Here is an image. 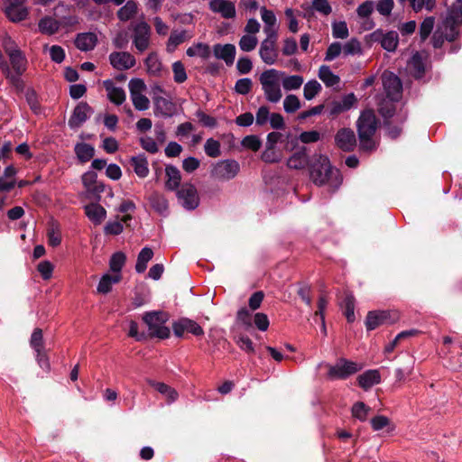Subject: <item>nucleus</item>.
Wrapping results in <instances>:
<instances>
[{"label":"nucleus","mask_w":462,"mask_h":462,"mask_svg":"<svg viewBox=\"0 0 462 462\" xmlns=\"http://www.w3.org/2000/svg\"><path fill=\"white\" fill-rule=\"evenodd\" d=\"M340 307L344 309V315L347 322L352 323L356 319L355 316V298L352 294H346L340 303Z\"/></svg>","instance_id":"nucleus-45"},{"label":"nucleus","mask_w":462,"mask_h":462,"mask_svg":"<svg viewBox=\"0 0 462 462\" xmlns=\"http://www.w3.org/2000/svg\"><path fill=\"white\" fill-rule=\"evenodd\" d=\"M151 207L162 216H166L169 210V204L166 198L158 192H153L149 197Z\"/></svg>","instance_id":"nucleus-35"},{"label":"nucleus","mask_w":462,"mask_h":462,"mask_svg":"<svg viewBox=\"0 0 462 462\" xmlns=\"http://www.w3.org/2000/svg\"><path fill=\"white\" fill-rule=\"evenodd\" d=\"M121 274H103L97 287V292L101 294H107L112 291L113 285L118 283L121 281Z\"/></svg>","instance_id":"nucleus-32"},{"label":"nucleus","mask_w":462,"mask_h":462,"mask_svg":"<svg viewBox=\"0 0 462 462\" xmlns=\"http://www.w3.org/2000/svg\"><path fill=\"white\" fill-rule=\"evenodd\" d=\"M208 7L213 13L219 14L225 19H233L236 15L235 4L229 0H210Z\"/></svg>","instance_id":"nucleus-21"},{"label":"nucleus","mask_w":462,"mask_h":462,"mask_svg":"<svg viewBox=\"0 0 462 462\" xmlns=\"http://www.w3.org/2000/svg\"><path fill=\"white\" fill-rule=\"evenodd\" d=\"M131 166L134 169V173L139 178H145L149 174V163L147 157L144 153H140L136 156H133L130 159Z\"/></svg>","instance_id":"nucleus-31"},{"label":"nucleus","mask_w":462,"mask_h":462,"mask_svg":"<svg viewBox=\"0 0 462 462\" xmlns=\"http://www.w3.org/2000/svg\"><path fill=\"white\" fill-rule=\"evenodd\" d=\"M13 71L6 68V77L14 85H17L21 80V76L26 70L27 59L21 50L8 55Z\"/></svg>","instance_id":"nucleus-10"},{"label":"nucleus","mask_w":462,"mask_h":462,"mask_svg":"<svg viewBox=\"0 0 462 462\" xmlns=\"http://www.w3.org/2000/svg\"><path fill=\"white\" fill-rule=\"evenodd\" d=\"M154 113L164 118L171 117L174 115L175 106L168 98L163 97H155L153 98Z\"/></svg>","instance_id":"nucleus-24"},{"label":"nucleus","mask_w":462,"mask_h":462,"mask_svg":"<svg viewBox=\"0 0 462 462\" xmlns=\"http://www.w3.org/2000/svg\"><path fill=\"white\" fill-rule=\"evenodd\" d=\"M147 73L152 77H161L162 73V63L156 52H151L148 54L144 60Z\"/></svg>","instance_id":"nucleus-30"},{"label":"nucleus","mask_w":462,"mask_h":462,"mask_svg":"<svg viewBox=\"0 0 462 462\" xmlns=\"http://www.w3.org/2000/svg\"><path fill=\"white\" fill-rule=\"evenodd\" d=\"M336 146L343 152H353L356 147V137L351 128L339 129L334 137Z\"/></svg>","instance_id":"nucleus-15"},{"label":"nucleus","mask_w":462,"mask_h":462,"mask_svg":"<svg viewBox=\"0 0 462 462\" xmlns=\"http://www.w3.org/2000/svg\"><path fill=\"white\" fill-rule=\"evenodd\" d=\"M377 42H380L381 46L387 51H394L399 43V36L395 31L382 34V31L377 30Z\"/></svg>","instance_id":"nucleus-28"},{"label":"nucleus","mask_w":462,"mask_h":462,"mask_svg":"<svg viewBox=\"0 0 462 462\" xmlns=\"http://www.w3.org/2000/svg\"><path fill=\"white\" fill-rule=\"evenodd\" d=\"M309 157L305 149L294 152L287 162V165L291 169L300 170L308 165Z\"/></svg>","instance_id":"nucleus-39"},{"label":"nucleus","mask_w":462,"mask_h":462,"mask_svg":"<svg viewBox=\"0 0 462 462\" xmlns=\"http://www.w3.org/2000/svg\"><path fill=\"white\" fill-rule=\"evenodd\" d=\"M204 151L208 157L217 158L221 154L220 143L214 138H208L204 144Z\"/></svg>","instance_id":"nucleus-54"},{"label":"nucleus","mask_w":462,"mask_h":462,"mask_svg":"<svg viewBox=\"0 0 462 462\" xmlns=\"http://www.w3.org/2000/svg\"><path fill=\"white\" fill-rule=\"evenodd\" d=\"M126 255L123 252H116L112 254L109 260L110 271L115 274H121V271L125 263Z\"/></svg>","instance_id":"nucleus-48"},{"label":"nucleus","mask_w":462,"mask_h":462,"mask_svg":"<svg viewBox=\"0 0 462 462\" xmlns=\"http://www.w3.org/2000/svg\"><path fill=\"white\" fill-rule=\"evenodd\" d=\"M169 319V313L162 310L146 311L143 315L150 337L159 339H166L171 336V329L165 325Z\"/></svg>","instance_id":"nucleus-4"},{"label":"nucleus","mask_w":462,"mask_h":462,"mask_svg":"<svg viewBox=\"0 0 462 462\" xmlns=\"http://www.w3.org/2000/svg\"><path fill=\"white\" fill-rule=\"evenodd\" d=\"M5 14L11 22L19 23L27 18L29 11L24 4H12L5 6Z\"/></svg>","instance_id":"nucleus-26"},{"label":"nucleus","mask_w":462,"mask_h":462,"mask_svg":"<svg viewBox=\"0 0 462 462\" xmlns=\"http://www.w3.org/2000/svg\"><path fill=\"white\" fill-rule=\"evenodd\" d=\"M85 214L95 225H99L106 217V209L97 203H90L84 207Z\"/></svg>","instance_id":"nucleus-29"},{"label":"nucleus","mask_w":462,"mask_h":462,"mask_svg":"<svg viewBox=\"0 0 462 462\" xmlns=\"http://www.w3.org/2000/svg\"><path fill=\"white\" fill-rule=\"evenodd\" d=\"M150 38L151 27L146 22H139L134 26L133 44L140 53L149 48Z\"/></svg>","instance_id":"nucleus-13"},{"label":"nucleus","mask_w":462,"mask_h":462,"mask_svg":"<svg viewBox=\"0 0 462 462\" xmlns=\"http://www.w3.org/2000/svg\"><path fill=\"white\" fill-rule=\"evenodd\" d=\"M39 31L47 35H52L60 29V22L51 16H44L38 23Z\"/></svg>","instance_id":"nucleus-37"},{"label":"nucleus","mask_w":462,"mask_h":462,"mask_svg":"<svg viewBox=\"0 0 462 462\" xmlns=\"http://www.w3.org/2000/svg\"><path fill=\"white\" fill-rule=\"evenodd\" d=\"M177 198L180 204L187 210H194L199 205L197 189L190 183L182 184L177 190Z\"/></svg>","instance_id":"nucleus-11"},{"label":"nucleus","mask_w":462,"mask_h":462,"mask_svg":"<svg viewBox=\"0 0 462 462\" xmlns=\"http://www.w3.org/2000/svg\"><path fill=\"white\" fill-rule=\"evenodd\" d=\"M148 383L151 386L154 387L160 393L166 396L170 402H173L178 398V393L167 385L164 383L154 382L152 380H148Z\"/></svg>","instance_id":"nucleus-46"},{"label":"nucleus","mask_w":462,"mask_h":462,"mask_svg":"<svg viewBox=\"0 0 462 462\" xmlns=\"http://www.w3.org/2000/svg\"><path fill=\"white\" fill-rule=\"evenodd\" d=\"M435 23V18L433 16L426 17L420 26V41L424 42L431 33Z\"/></svg>","instance_id":"nucleus-57"},{"label":"nucleus","mask_w":462,"mask_h":462,"mask_svg":"<svg viewBox=\"0 0 462 462\" xmlns=\"http://www.w3.org/2000/svg\"><path fill=\"white\" fill-rule=\"evenodd\" d=\"M282 88L286 91L299 89L304 82V79L300 75H285L281 77Z\"/></svg>","instance_id":"nucleus-41"},{"label":"nucleus","mask_w":462,"mask_h":462,"mask_svg":"<svg viewBox=\"0 0 462 462\" xmlns=\"http://www.w3.org/2000/svg\"><path fill=\"white\" fill-rule=\"evenodd\" d=\"M356 127L360 150H373L375 144L373 140V137L375 134V114L374 111L365 110L362 112L356 122Z\"/></svg>","instance_id":"nucleus-2"},{"label":"nucleus","mask_w":462,"mask_h":462,"mask_svg":"<svg viewBox=\"0 0 462 462\" xmlns=\"http://www.w3.org/2000/svg\"><path fill=\"white\" fill-rule=\"evenodd\" d=\"M107 99L116 106L123 105L126 100V94L123 88L117 87L113 79L103 81Z\"/></svg>","instance_id":"nucleus-20"},{"label":"nucleus","mask_w":462,"mask_h":462,"mask_svg":"<svg viewBox=\"0 0 462 462\" xmlns=\"http://www.w3.org/2000/svg\"><path fill=\"white\" fill-rule=\"evenodd\" d=\"M93 113L91 106L87 102L79 103L70 116L68 125L71 129L81 126Z\"/></svg>","instance_id":"nucleus-18"},{"label":"nucleus","mask_w":462,"mask_h":462,"mask_svg":"<svg viewBox=\"0 0 462 462\" xmlns=\"http://www.w3.org/2000/svg\"><path fill=\"white\" fill-rule=\"evenodd\" d=\"M374 2L367 0L362 3L356 9L359 31L365 32L374 28V23L371 18L372 14L374 10Z\"/></svg>","instance_id":"nucleus-14"},{"label":"nucleus","mask_w":462,"mask_h":462,"mask_svg":"<svg viewBox=\"0 0 462 462\" xmlns=\"http://www.w3.org/2000/svg\"><path fill=\"white\" fill-rule=\"evenodd\" d=\"M186 54L189 57L199 56L203 60H207L210 57V48L206 43L198 42L189 47L186 51Z\"/></svg>","instance_id":"nucleus-43"},{"label":"nucleus","mask_w":462,"mask_h":462,"mask_svg":"<svg viewBox=\"0 0 462 462\" xmlns=\"http://www.w3.org/2000/svg\"><path fill=\"white\" fill-rule=\"evenodd\" d=\"M130 97L134 108L138 111L147 110L150 106L149 98L143 95L146 85L142 79H132L128 83Z\"/></svg>","instance_id":"nucleus-7"},{"label":"nucleus","mask_w":462,"mask_h":462,"mask_svg":"<svg viewBox=\"0 0 462 462\" xmlns=\"http://www.w3.org/2000/svg\"><path fill=\"white\" fill-rule=\"evenodd\" d=\"M282 76H284V72L275 69H269L262 72L259 77L264 97L270 103L276 104L282 97L281 88Z\"/></svg>","instance_id":"nucleus-3"},{"label":"nucleus","mask_w":462,"mask_h":462,"mask_svg":"<svg viewBox=\"0 0 462 462\" xmlns=\"http://www.w3.org/2000/svg\"><path fill=\"white\" fill-rule=\"evenodd\" d=\"M253 81L250 78L239 79L235 85V91L239 95H247L252 90Z\"/></svg>","instance_id":"nucleus-63"},{"label":"nucleus","mask_w":462,"mask_h":462,"mask_svg":"<svg viewBox=\"0 0 462 462\" xmlns=\"http://www.w3.org/2000/svg\"><path fill=\"white\" fill-rule=\"evenodd\" d=\"M258 44V39L255 35L244 34L238 42L239 48L245 52L254 51Z\"/></svg>","instance_id":"nucleus-51"},{"label":"nucleus","mask_w":462,"mask_h":462,"mask_svg":"<svg viewBox=\"0 0 462 462\" xmlns=\"http://www.w3.org/2000/svg\"><path fill=\"white\" fill-rule=\"evenodd\" d=\"M172 330L177 337H182L185 331L191 333L196 337H199L204 334V330L201 326L195 320L188 318H181L174 321L172 323Z\"/></svg>","instance_id":"nucleus-16"},{"label":"nucleus","mask_w":462,"mask_h":462,"mask_svg":"<svg viewBox=\"0 0 462 462\" xmlns=\"http://www.w3.org/2000/svg\"><path fill=\"white\" fill-rule=\"evenodd\" d=\"M165 176H166V181H165V188L166 189L170 191H175L178 190L180 180H181V174L180 170L172 165V164H167L165 166Z\"/></svg>","instance_id":"nucleus-25"},{"label":"nucleus","mask_w":462,"mask_h":462,"mask_svg":"<svg viewBox=\"0 0 462 462\" xmlns=\"http://www.w3.org/2000/svg\"><path fill=\"white\" fill-rule=\"evenodd\" d=\"M377 112L383 116V125L377 118V129L380 127H383L386 131L387 135L395 139L401 134V128L393 125L394 119H393L395 114V105L394 104H385L383 106H379L377 107Z\"/></svg>","instance_id":"nucleus-8"},{"label":"nucleus","mask_w":462,"mask_h":462,"mask_svg":"<svg viewBox=\"0 0 462 462\" xmlns=\"http://www.w3.org/2000/svg\"><path fill=\"white\" fill-rule=\"evenodd\" d=\"M153 256V251L152 248L145 246L143 247L137 256L135 263V272L137 273H143L147 268V263L152 260Z\"/></svg>","instance_id":"nucleus-40"},{"label":"nucleus","mask_w":462,"mask_h":462,"mask_svg":"<svg viewBox=\"0 0 462 462\" xmlns=\"http://www.w3.org/2000/svg\"><path fill=\"white\" fill-rule=\"evenodd\" d=\"M382 83L388 101H383L380 106L398 102L402 95V83L400 78L391 71H384L382 74Z\"/></svg>","instance_id":"nucleus-6"},{"label":"nucleus","mask_w":462,"mask_h":462,"mask_svg":"<svg viewBox=\"0 0 462 462\" xmlns=\"http://www.w3.org/2000/svg\"><path fill=\"white\" fill-rule=\"evenodd\" d=\"M343 51V47L340 42H334L327 49L324 60L326 61H332L337 59Z\"/></svg>","instance_id":"nucleus-64"},{"label":"nucleus","mask_w":462,"mask_h":462,"mask_svg":"<svg viewBox=\"0 0 462 462\" xmlns=\"http://www.w3.org/2000/svg\"><path fill=\"white\" fill-rule=\"evenodd\" d=\"M259 56L263 63L267 65H273L278 60L279 51L275 44L261 42L259 48Z\"/></svg>","instance_id":"nucleus-27"},{"label":"nucleus","mask_w":462,"mask_h":462,"mask_svg":"<svg viewBox=\"0 0 462 462\" xmlns=\"http://www.w3.org/2000/svg\"><path fill=\"white\" fill-rule=\"evenodd\" d=\"M300 106V101L296 95H287L283 100V109L288 114L295 113Z\"/></svg>","instance_id":"nucleus-52"},{"label":"nucleus","mask_w":462,"mask_h":462,"mask_svg":"<svg viewBox=\"0 0 462 462\" xmlns=\"http://www.w3.org/2000/svg\"><path fill=\"white\" fill-rule=\"evenodd\" d=\"M109 62L116 70H127L136 64V60L128 51H113L109 54Z\"/></svg>","instance_id":"nucleus-17"},{"label":"nucleus","mask_w":462,"mask_h":462,"mask_svg":"<svg viewBox=\"0 0 462 462\" xmlns=\"http://www.w3.org/2000/svg\"><path fill=\"white\" fill-rule=\"evenodd\" d=\"M173 79L176 83H183L187 80V73L184 65L181 61L178 60L172 64Z\"/></svg>","instance_id":"nucleus-59"},{"label":"nucleus","mask_w":462,"mask_h":462,"mask_svg":"<svg viewBox=\"0 0 462 462\" xmlns=\"http://www.w3.org/2000/svg\"><path fill=\"white\" fill-rule=\"evenodd\" d=\"M342 47L344 56H353L361 53V44L356 38H351Z\"/></svg>","instance_id":"nucleus-61"},{"label":"nucleus","mask_w":462,"mask_h":462,"mask_svg":"<svg viewBox=\"0 0 462 462\" xmlns=\"http://www.w3.org/2000/svg\"><path fill=\"white\" fill-rule=\"evenodd\" d=\"M310 179L317 186H328L331 193L336 192L343 182L340 171L333 167L328 158H323L312 165Z\"/></svg>","instance_id":"nucleus-1"},{"label":"nucleus","mask_w":462,"mask_h":462,"mask_svg":"<svg viewBox=\"0 0 462 462\" xmlns=\"http://www.w3.org/2000/svg\"><path fill=\"white\" fill-rule=\"evenodd\" d=\"M409 69L415 79H421L425 74V65L419 52L412 55L409 61Z\"/></svg>","instance_id":"nucleus-38"},{"label":"nucleus","mask_w":462,"mask_h":462,"mask_svg":"<svg viewBox=\"0 0 462 462\" xmlns=\"http://www.w3.org/2000/svg\"><path fill=\"white\" fill-rule=\"evenodd\" d=\"M30 346L34 352L44 350L43 335L41 328H37L32 331L30 339Z\"/></svg>","instance_id":"nucleus-56"},{"label":"nucleus","mask_w":462,"mask_h":462,"mask_svg":"<svg viewBox=\"0 0 462 462\" xmlns=\"http://www.w3.org/2000/svg\"><path fill=\"white\" fill-rule=\"evenodd\" d=\"M399 319V312L395 310H377V326L393 324L398 321Z\"/></svg>","instance_id":"nucleus-47"},{"label":"nucleus","mask_w":462,"mask_h":462,"mask_svg":"<svg viewBox=\"0 0 462 462\" xmlns=\"http://www.w3.org/2000/svg\"><path fill=\"white\" fill-rule=\"evenodd\" d=\"M375 383V370H368L358 376V384L361 388L367 391L372 388Z\"/></svg>","instance_id":"nucleus-53"},{"label":"nucleus","mask_w":462,"mask_h":462,"mask_svg":"<svg viewBox=\"0 0 462 462\" xmlns=\"http://www.w3.org/2000/svg\"><path fill=\"white\" fill-rule=\"evenodd\" d=\"M298 51V44L293 37H286L282 41V53L283 56H292Z\"/></svg>","instance_id":"nucleus-58"},{"label":"nucleus","mask_w":462,"mask_h":462,"mask_svg":"<svg viewBox=\"0 0 462 462\" xmlns=\"http://www.w3.org/2000/svg\"><path fill=\"white\" fill-rule=\"evenodd\" d=\"M77 159L79 162L85 163L90 161L95 155V148L87 143H78L74 147Z\"/></svg>","instance_id":"nucleus-33"},{"label":"nucleus","mask_w":462,"mask_h":462,"mask_svg":"<svg viewBox=\"0 0 462 462\" xmlns=\"http://www.w3.org/2000/svg\"><path fill=\"white\" fill-rule=\"evenodd\" d=\"M369 411V407L363 402H357L352 407V415L356 419L364 421L366 420Z\"/></svg>","instance_id":"nucleus-62"},{"label":"nucleus","mask_w":462,"mask_h":462,"mask_svg":"<svg viewBox=\"0 0 462 462\" xmlns=\"http://www.w3.org/2000/svg\"><path fill=\"white\" fill-rule=\"evenodd\" d=\"M395 431V425L386 416L377 414V438L392 436Z\"/></svg>","instance_id":"nucleus-34"},{"label":"nucleus","mask_w":462,"mask_h":462,"mask_svg":"<svg viewBox=\"0 0 462 462\" xmlns=\"http://www.w3.org/2000/svg\"><path fill=\"white\" fill-rule=\"evenodd\" d=\"M240 170L239 163L235 160H223L217 162L211 170L212 177L228 180L235 178Z\"/></svg>","instance_id":"nucleus-12"},{"label":"nucleus","mask_w":462,"mask_h":462,"mask_svg":"<svg viewBox=\"0 0 462 462\" xmlns=\"http://www.w3.org/2000/svg\"><path fill=\"white\" fill-rule=\"evenodd\" d=\"M186 33L187 32L185 30L173 31L167 42V51L173 52L175 49L185 41Z\"/></svg>","instance_id":"nucleus-49"},{"label":"nucleus","mask_w":462,"mask_h":462,"mask_svg":"<svg viewBox=\"0 0 462 462\" xmlns=\"http://www.w3.org/2000/svg\"><path fill=\"white\" fill-rule=\"evenodd\" d=\"M363 368V365L339 358L334 365H329L328 375L330 379H346Z\"/></svg>","instance_id":"nucleus-9"},{"label":"nucleus","mask_w":462,"mask_h":462,"mask_svg":"<svg viewBox=\"0 0 462 462\" xmlns=\"http://www.w3.org/2000/svg\"><path fill=\"white\" fill-rule=\"evenodd\" d=\"M462 25V8L453 5L448 9L447 16L443 21L446 31L445 38L448 42H455L459 35V27Z\"/></svg>","instance_id":"nucleus-5"},{"label":"nucleus","mask_w":462,"mask_h":462,"mask_svg":"<svg viewBox=\"0 0 462 462\" xmlns=\"http://www.w3.org/2000/svg\"><path fill=\"white\" fill-rule=\"evenodd\" d=\"M136 13L137 4L133 0H129L125 5L119 8L116 14L120 21L126 22L133 18Z\"/></svg>","instance_id":"nucleus-44"},{"label":"nucleus","mask_w":462,"mask_h":462,"mask_svg":"<svg viewBox=\"0 0 462 462\" xmlns=\"http://www.w3.org/2000/svg\"><path fill=\"white\" fill-rule=\"evenodd\" d=\"M322 89L321 84L316 80L311 79L305 83L303 88L304 98L308 101L312 100Z\"/></svg>","instance_id":"nucleus-50"},{"label":"nucleus","mask_w":462,"mask_h":462,"mask_svg":"<svg viewBox=\"0 0 462 462\" xmlns=\"http://www.w3.org/2000/svg\"><path fill=\"white\" fill-rule=\"evenodd\" d=\"M236 53V46L231 43H217L213 46L214 56L218 60H224L227 66H231L234 64Z\"/></svg>","instance_id":"nucleus-22"},{"label":"nucleus","mask_w":462,"mask_h":462,"mask_svg":"<svg viewBox=\"0 0 462 462\" xmlns=\"http://www.w3.org/2000/svg\"><path fill=\"white\" fill-rule=\"evenodd\" d=\"M356 102L357 99L354 93L345 95L340 100H333L329 104L328 114L330 116H335L341 113L346 112L350 110Z\"/></svg>","instance_id":"nucleus-19"},{"label":"nucleus","mask_w":462,"mask_h":462,"mask_svg":"<svg viewBox=\"0 0 462 462\" xmlns=\"http://www.w3.org/2000/svg\"><path fill=\"white\" fill-rule=\"evenodd\" d=\"M420 333V331L418 329H409V330L402 331L395 337V338L393 341H391L389 344H387L385 346L384 350H383L384 355L388 357V356L391 353H393V351L394 350V348L396 347V346L398 345V343L401 340L407 338V337L417 336Z\"/></svg>","instance_id":"nucleus-42"},{"label":"nucleus","mask_w":462,"mask_h":462,"mask_svg":"<svg viewBox=\"0 0 462 462\" xmlns=\"http://www.w3.org/2000/svg\"><path fill=\"white\" fill-rule=\"evenodd\" d=\"M97 41V36L95 32H80L76 36L75 45L81 51H89L95 49Z\"/></svg>","instance_id":"nucleus-23"},{"label":"nucleus","mask_w":462,"mask_h":462,"mask_svg":"<svg viewBox=\"0 0 462 462\" xmlns=\"http://www.w3.org/2000/svg\"><path fill=\"white\" fill-rule=\"evenodd\" d=\"M349 35L347 24L345 21L334 22L332 23V36L335 39H346Z\"/></svg>","instance_id":"nucleus-55"},{"label":"nucleus","mask_w":462,"mask_h":462,"mask_svg":"<svg viewBox=\"0 0 462 462\" xmlns=\"http://www.w3.org/2000/svg\"><path fill=\"white\" fill-rule=\"evenodd\" d=\"M262 160L268 163L279 162L282 155L275 147L265 146V150L262 153Z\"/></svg>","instance_id":"nucleus-60"},{"label":"nucleus","mask_w":462,"mask_h":462,"mask_svg":"<svg viewBox=\"0 0 462 462\" xmlns=\"http://www.w3.org/2000/svg\"><path fill=\"white\" fill-rule=\"evenodd\" d=\"M319 78L320 80L328 88L334 87L339 84V76L333 73L331 69L327 65H322L319 69Z\"/></svg>","instance_id":"nucleus-36"}]
</instances>
